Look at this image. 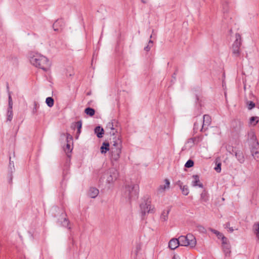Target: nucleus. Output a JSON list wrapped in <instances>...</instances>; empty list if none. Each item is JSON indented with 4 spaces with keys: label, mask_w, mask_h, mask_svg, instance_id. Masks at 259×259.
Returning a JSON list of instances; mask_svg holds the SVG:
<instances>
[{
    "label": "nucleus",
    "mask_w": 259,
    "mask_h": 259,
    "mask_svg": "<svg viewBox=\"0 0 259 259\" xmlns=\"http://www.w3.org/2000/svg\"><path fill=\"white\" fill-rule=\"evenodd\" d=\"M30 62L33 66L40 68L45 71H47L50 66L49 59L41 55L36 54L31 57Z\"/></svg>",
    "instance_id": "nucleus-1"
},
{
    "label": "nucleus",
    "mask_w": 259,
    "mask_h": 259,
    "mask_svg": "<svg viewBox=\"0 0 259 259\" xmlns=\"http://www.w3.org/2000/svg\"><path fill=\"white\" fill-rule=\"evenodd\" d=\"M179 246H190L194 248L196 244L195 236L192 234H188L186 236H180L178 238Z\"/></svg>",
    "instance_id": "nucleus-2"
},
{
    "label": "nucleus",
    "mask_w": 259,
    "mask_h": 259,
    "mask_svg": "<svg viewBox=\"0 0 259 259\" xmlns=\"http://www.w3.org/2000/svg\"><path fill=\"white\" fill-rule=\"evenodd\" d=\"M139 187L138 185H126L124 195L131 201L138 198Z\"/></svg>",
    "instance_id": "nucleus-3"
},
{
    "label": "nucleus",
    "mask_w": 259,
    "mask_h": 259,
    "mask_svg": "<svg viewBox=\"0 0 259 259\" xmlns=\"http://www.w3.org/2000/svg\"><path fill=\"white\" fill-rule=\"evenodd\" d=\"M140 207L143 220L145 219L146 213H153L155 212L154 207H151V201L148 198L144 199L143 202L140 204Z\"/></svg>",
    "instance_id": "nucleus-4"
},
{
    "label": "nucleus",
    "mask_w": 259,
    "mask_h": 259,
    "mask_svg": "<svg viewBox=\"0 0 259 259\" xmlns=\"http://www.w3.org/2000/svg\"><path fill=\"white\" fill-rule=\"evenodd\" d=\"M122 145L121 143L114 142L110 148L111 159L112 161H117L120 158L121 153Z\"/></svg>",
    "instance_id": "nucleus-5"
},
{
    "label": "nucleus",
    "mask_w": 259,
    "mask_h": 259,
    "mask_svg": "<svg viewBox=\"0 0 259 259\" xmlns=\"http://www.w3.org/2000/svg\"><path fill=\"white\" fill-rule=\"evenodd\" d=\"M118 176V172L114 168H110L105 171L102 176V179H106L108 184L112 183L116 180Z\"/></svg>",
    "instance_id": "nucleus-6"
},
{
    "label": "nucleus",
    "mask_w": 259,
    "mask_h": 259,
    "mask_svg": "<svg viewBox=\"0 0 259 259\" xmlns=\"http://www.w3.org/2000/svg\"><path fill=\"white\" fill-rule=\"evenodd\" d=\"M241 45V36L239 33H236L235 34V40L232 45V53L236 57H238L240 55V48Z\"/></svg>",
    "instance_id": "nucleus-7"
},
{
    "label": "nucleus",
    "mask_w": 259,
    "mask_h": 259,
    "mask_svg": "<svg viewBox=\"0 0 259 259\" xmlns=\"http://www.w3.org/2000/svg\"><path fill=\"white\" fill-rule=\"evenodd\" d=\"M243 126V122L239 119L233 120L231 123V129L232 132L238 134Z\"/></svg>",
    "instance_id": "nucleus-8"
},
{
    "label": "nucleus",
    "mask_w": 259,
    "mask_h": 259,
    "mask_svg": "<svg viewBox=\"0 0 259 259\" xmlns=\"http://www.w3.org/2000/svg\"><path fill=\"white\" fill-rule=\"evenodd\" d=\"M248 144L249 148L259 147V143L257 140L254 132H250L248 133Z\"/></svg>",
    "instance_id": "nucleus-9"
},
{
    "label": "nucleus",
    "mask_w": 259,
    "mask_h": 259,
    "mask_svg": "<svg viewBox=\"0 0 259 259\" xmlns=\"http://www.w3.org/2000/svg\"><path fill=\"white\" fill-rule=\"evenodd\" d=\"M13 100L11 97V95L9 94V98H8V107L7 109V121H11L13 117Z\"/></svg>",
    "instance_id": "nucleus-10"
},
{
    "label": "nucleus",
    "mask_w": 259,
    "mask_h": 259,
    "mask_svg": "<svg viewBox=\"0 0 259 259\" xmlns=\"http://www.w3.org/2000/svg\"><path fill=\"white\" fill-rule=\"evenodd\" d=\"M211 122V117L208 114L204 115L203 118V124L200 129V131L203 132L207 130L208 126L210 124Z\"/></svg>",
    "instance_id": "nucleus-11"
},
{
    "label": "nucleus",
    "mask_w": 259,
    "mask_h": 259,
    "mask_svg": "<svg viewBox=\"0 0 259 259\" xmlns=\"http://www.w3.org/2000/svg\"><path fill=\"white\" fill-rule=\"evenodd\" d=\"M15 170L14 163L13 161H11V157H10V162L9 166V170L8 174V183L10 184H12L13 180V172Z\"/></svg>",
    "instance_id": "nucleus-12"
},
{
    "label": "nucleus",
    "mask_w": 259,
    "mask_h": 259,
    "mask_svg": "<svg viewBox=\"0 0 259 259\" xmlns=\"http://www.w3.org/2000/svg\"><path fill=\"white\" fill-rule=\"evenodd\" d=\"M118 122L116 119H113L111 122L107 123L106 125L107 128L111 129L113 131L112 132H110V134L112 135H114L115 133H117V130L115 129L114 126L117 127Z\"/></svg>",
    "instance_id": "nucleus-13"
},
{
    "label": "nucleus",
    "mask_w": 259,
    "mask_h": 259,
    "mask_svg": "<svg viewBox=\"0 0 259 259\" xmlns=\"http://www.w3.org/2000/svg\"><path fill=\"white\" fill-rule=\"evenodd\" d=\"M176 185H178L182 191V194L187 196L189 193L188 187L187 185H183V183L181 181H178L176 182Z\"/></svg>",
    "instance_id": "nucleus-14"
},
{
    "label": "nucleus",
    "mask_w": 259,
    "mask_h": 259,
    "mask_svg": "<svg viewBox=\"0 0 259 259\" xmlns=\"http://www.w3.org/2000/svg\"><path fill=\"white\" fill-rule=\"evenodd\" d=\"M64 25L63 19L62 18L58 19L53 24V27L55 31H59V28L61 29Z\"/></svg>",
    "instance_id": "nucleus-15"
},
{
    "label": "nucleus",
    "mask_w": 259,
    "mask_h": 259,
    "mask_svg": "<svg viewBox=\"0 0 259 259\" xmlns=\"http://www.w3.org/2000/svg\"><path fill=\"white\" fill-rule=\"evenodd\" d=\"M192 178L194 179L192 182V185L193 187L198 186L201 188H203V185L200 182L199 176L198 175H194L192 176Z\"/></svg>",
    "instance_id": "nucleus-16"
},
{
    "label": "nucleus",
    "mask_w": 259,
    "mask_h": 259,
    "mask_svg": "<svg viewBox=\"0 0 259 259\" xmlns=\"http://www.w3.org/2000/svg\"><path fill=\"white\" fill-rule=\"evenodd\" d=\"M179 242L178 238H172L169 241L168 247L171 250H174L179 246Z\"/></svg>",
    "instance_id": "nucleus-17"
},
{
    "label": "nucleus",
    "mask_w": 259,
    "mask_h": 259,
    "mask_svg": "<svg viewBox=\"0 0 259 259\" xmlns=\"http://www.w3.org/2000/svg\"><path fill=\"white\" fill-rule=\"evenodd\" d=\"M94 132L98 138H101L104 134V130L102 127L98 125L95 128Z\"/></svg>",
    "instance_id": "nucleus-18"
},
{
    "label": "nucleus",
    "mask_w": 259,
    "mask_h": 259,
    "mask_svg": "<svg viewBox=\"0 0 259 259\" xmlns=\"http://www.w3.org/2000/svg\"><path fill=\"white\" fill-rule=\"evenodd\" d=\"M235 156L237 159L238 161L240 163H244L245 161L244 156L243 152L240 150H237L235 151Z\"/></svg>",
    "instance_id": "nucleus-19"
},
{
    "label": "nucleus",
    "mask_w": 259,
    "mask_h": 259,
    "mask_svg": "<svg viewBox=\"0 0 259 259\" xmlns=\"http://www.w3.org/2000/svg\"><path fill=\"white\" fill-rule=\"evenodd\" d=\"M109 150H110L109 143L108 142H104L100 147L101 153L105 154Z\"/></svg>",
    "instance_id": "nucleus-20"
},
{
    "label": "nucleus",
    "mask_w": 259,
    "mask_h": 259,
    "mask_svg": "<svg viewBox=\"0 0 259 259\" xmlns=\"http://www.w3.org/2000/svg\"><path fill=\"white\" fill-rule=\"evenodd\" d=\"M165 184L164 185H160L159 187L158 188V191L159 192H164L166 189H169V185L170 182L169 180L167 179H165L164 180Z\"/></svg>",
    "instance_id": "nucleus-21"
},
{
    "label": "nucleus",
    "mask_w": 259,
    "mask_h": 259,
    "mask_svg": "<svg viewBox=\"0 0 259 259\" xmlns=\"http://www.w3.org/2000/svg\"><path fill=\"white\" fill-rule=\"evenodd\" d=\"M99 190L96 188L92 187L88 192V196L92 198H96L99 194Z\"/></svg>",
    "instance_id": "nucleus-22"
},
{
    "label": "nucleus",
    "mask_w": 259,
    "mask_h": 259,
    "mask_svg": "<svg viewBox=\"0 0 259 259\" xmlns=\"http://www.w3.org/2000/svg\"><path fill=\"white\" fill-rule=\"evenodd\" d=\"M259 147L250 148V151L251 155L255 160L259 161V151L258 150Z\"/></svg>",
    "instance_id": "nucleus-23"
},
{
    "label": "nucleus",
    "mask_w": 259,
    "mask_h": 259,
    "mask_svg": "<svg viewBox=\"0 0 259 259\" xmlns=\"http://www.w3.org/2000/svg\"><path fill=\"white\" fill-rule=\"evenodd\" d=\"M223 251L226 256H230L231 251V245L230 243L222 245Z\"/></svg>",
    "instance_id": "nucleus-24"
},
{
    "label": "nucleus",
    "mask_w": 259,
    "mask_h": 259,
    "mask_svg": "<svg viewBox=\"0 0 259 259\" xmlns=\"http://www.w3.org/2000/svg\"><path fill=\"white\" fill-rule=\"evenodd\" d=\"M200 200L205 202L209 200V196L205 189H204L200 194Z\"/></svg>",
    "instance_id": "nucleus-25"
},
{
    "label": "nucleus",
    "mask_w": 259,
    "mask_h": 259,
    "mask_svg": "<svg viewBox=\"0 0 259 259\" xmlns=\"http://www.w3.org/2000/svg\"><path fill=\"white\" fill-rule=\"evenodd\" d=\"M170 210V209L168 208L167 210H164L162 211V212L160 215V219L162 221L164 222V221H167V220L168 219V215Z\"/></svg>",
    "instance_id": "nucleus-26"
},
{
    "label": "nucleus",
    "mask_w": 259,
    "mask_h": 259,
    "mask_svg": "<svg viewBox=\"0 0 259 259\" xmlns=\"http://www.w3.org/2000/svg\"><path fill=\"white\" fill-rule=\"evenodd\" d=\"M254 233L255 235L257 240L259 241V222H256L253 225Z\"/></svg>",
    "instance_id": "nucleus-27"
},
{
    "label": "nucleus",
    "mask_w": 259,
    "mask_h": 259,
    "mask_svg": "<svg viewBox=\"0 0 259 259\" xmlns=\"http://www.w3.org/2000/svg\"><path fill=\"white\" fill-rule=\"evenodd\" d=\"M84 113L90 116H93L95 114V110L91 107H87L84 110Z\"/></svg>",
    "instance_id": "nucleus-28"
},
{
    "label": "nucleus",
    "mask_w": 259,
    "mask_h": 259,
    "mask_svg": "<svg viewBox=\"0 0 259 259\" xmlns=\"http://www.w3.org/2000/svg\"><path fill=\"white\" fill-rule=\"evenodd\" d=\"M46 103L49 107H52L54 104V100L52 97H48L46 98Z\"/></svg>",
    "instance_id": "nucleus-29"
},
{
    "label": "nucleus",
    "mask_w": 259,
    "mask_h": 259,
    "mask_svg": "<svg viewBox=\"0 0 259 259\" xmlns=\"http://www.w3.org/2000/svg\"><path fill=\"white\" fill-rule=\"evenodd\" d=\"M258 117L257 116H252L249 119V123L253 125H255L258 123Z\"/></svg>",
    "instance_id": "nucleus-30"
},
{
    "label": "nucleus",
    "mask_w": 259,
    "mask_h": 259,
    "mask_svg": "<svg viewBox=\"0 0 259 259\" xmlns=\"http://www.w3.org/2000/svg\"><path fill=\"white\" fill-rule=\"evenodd\" d=\"M61 223L63 227L68 228L69 230L71 229V228L69 227L70 222L68 219L64 218L63 221L61 222Z\"/></svg>",
    "instance_id": "nucleus-31"
},
{
    "label": "nucleus",
    "mask_w": 259,
    "mask_h": 259,
    "mask_svg": "<svg viewBox=\"0 0 259 259\" xmlns=\"http://www.w3.org/2000/svg\"><path fill=\"white\" fill-rule=\"evenodd\" d=\"M39 104L36 101H34L33 107L32 109V114H36L37 112V110L39 108Z\"/></svg>",
    "instance_id": "nucleus-32"
},
{
    "label": "nucleus",
    "mask_w": 259,
    "mask_h": 259,
    "mask_svg": "<svg viewBox=\"0 0 259 259\" xmlns=\"http://www.w3.org/2000/svg\"><path fill=\"white\" fill-rule=\"evenodd\" d=\"M194 165V162L193 160L190 159L185 163V167L186 168H191Z\"/></svg>",
    "instance_id": "nucleus-33"
},
{
    "label": "nucleus",
    "mask_w": 259,
    "mask_h": 259,
    "mask_svg": "<svg viewBox=\"0 0 259 259\" xmlns=\"http://www.w3.org/2000/svg\"><path fill=\"white\" fill-rule=\"evenodd\" d=\"M153 42L152 40H150L148 45L144 48V50L147 52H149L151 48L153 47Z\"/></svg>",
    "instance_id": "nucleus-34"
},
{
    "label": "nucleus",
    "mask_w": 259,
    "mask_h": 259,
    "mask_svg": "<svg viewBox=\"0 0 259 259\" xmlns=\"http://www.w3.org/2000/svg\"><path fill=\"white\" fill-rule=\"evenodd\" d=\"M222 163L220 162L217 161L215 162V166L214 169L217 172H220L221 171Z\"/></svg>",
    "instance_id": "nucleus-35"
},
{
    "label": "nucleus",
    "mask_w": 259,
    "mask_h": 259,
    "mask_svg": "<svg viewBox=\"0 0 259 259\" xmlns=\"http://www.w3.org/2000/svg\"><path fill=\"white\" fill-rule=\"evenodd\" d=\"M227 150L231 154H233V153L235 154V151H237L236 148L233 147L231 146H229L227 148Z\"/></svg>",
    "instance_id": "nucleus-36"
},
{
    "label": "nucleus",
    "mask_w": 259,
    "mask_h": 259,
    "mask_svg": "<svg viewBox=\"0 0 259 259\" xmlns=\"http://www.w3.org/2000/svg\"><path fill=\"white\" fill-rule=\"evenodd\" d=\"M247 108L249 110H251L255 106V103L252 101H247Z\"/></svg>",
    "instance_id": "nucleus-37"
},
{
    "label": "nucleus",
    "mask_w": 259,
    "mask_h": 259,
    "mask_svg": "<svg viewBox=\"0 0 259 259\" xmlns=\"http://www.w3.org/2000/svg\"><path fill=\"white\" fill-rule=\"evenodd\" d=\"M141 247H142V246H141V244L137 243L136 244V250H135V253H136V255H137L138 253H139V252L141 250Z\"/></svg>",
    "instance_id": "nucleus-38"
},
{
    "label": "nucleus",
    "mask_w": 259,
    "mask_h": 259,
    "mask_svg": "<svg viewBox=\"0 0 259 259\" xmlns=\"http://www.w3.org/2000/svg\"><path fill=\"white\" fill-rule=\"evenodd\" d=\"M222 245L227 244L229 243V240L227 237H226L225 236L223 237L222 239Z\"/></svg>",
    "instance_id": "nucleus-39"
},
{
    "label": "nucleus",
    "mask_w": 259,
    "mask_h": 259,
    "mask_svg": "<svg viewBox=\"0 0 259 259\" xmlns=\"http://www.w3.org/2000/svg\"><path fill=\"white\" fill-rule=\"evenodd\" d=\"M65 151H66V150H67V152L68 153L69 152H71L72 150V148H71V146L70 145V144L69 143H67V144H66V148H65Z\"/></svg>",
    "instance_id": "nucleus-40"
},
{
    "label": "nucleus",
    "mask_w": 259,
    "mask_h": 259,
    "mask_svg": "<svg viewBox=\"0 0 259 259\" xmlns=\"http://www.w3.org/2000/svg\"><path fill=\"white\" fill-rule=\"evenodd\" d=\"M76 126L77 127V129H81L82 127V122L81 120L78 121L76 122H75Z\"/></svg>",
    "instance_id": "nucleus-41"
},
{
    "label": "nucleus",
    "mask_w": 259,
    "mask_h": 259,
    "mask_svg": "<svg viewBox=\"0 0 259 259\" xmlns=\"http://www.w3.org/2000/svg\"><path fill=\"white\" fill-rule=\"evenodd\" d=\"M73 140V137L72 136L70 135L69 134H67V136H66V141H67V143H69V142L70 141H72Z\"/></svg>",
    "instance_id": "nucleus-42"
},
{
    "label": "nucleus",
    "mask_w": 259,
    "mask_h": 259,
    "mask_svg": "<svg viewBox=\"0 0 259 259\" xmlns=\"http://www.w3.org/2000/svg\"><path fill=\"white\" fill-rule=\"evenodd\" d=\"M199 123H197V121L195 122L194 123V128H193L194 132H197V131L199 128Z\"/></svg>",
    "instance_id": "nucleus-43"
},
{
    "label": "nucleus",
    "mask_w": 259,
    "mask_h": 259,
    "mask_svg": "<svg viewBox=\"0 0 259 259\" xmlns=\"http://www.w3.org/2000/svg\"><path fill=\"white\" fill-rule=\"evenodd\" d=\"M208 230L211 232L212 233H213V234H215L216 236H217V235H218L220 232L218 231V230H216L214 229H212L211 228H208Z\"/></svg>",
    "instance_id": "nucleus-44"
},
{
    "label": "nucleus",
    "mask_w": 259,
    "mask_h": 259,
    "mask_svg": "<svg viewBox=\"0 0 259 259\" xmlns=\"http://www.w3.org/2000/svg\"><path fill=\"white\" fill-rule=\"evenodd\" d=\"M178 70H179V69L178 67H176V70H175V72L173 73V74L172 75V77L175 79L176 80V75L177 74V73L178 72Z\"/></svg>",
    "instance_id": "nucleus-45"
},
{
    "label": "nucleus",
    "mask_w": 259,
    "mask_h": 259,
    "mask_svg": "<svg viewBox=\"0 0 259 259\" xmlns=\"http://www.w3.org/2000/svg\"><path fill=\"white\" fill-rule=\"evenodd\" d=\"M217 236L218 239L222 240V239L224 236V235H223V234L222 233L220 232V233L218 235H217Z\"/></svg>",
    "instance_id": "nucleus-46"
},
{
    "label": "nucleus",
    "mask_w": 259,
    "mask_h": 259,
    "mask_svg": "<svg viewBox=\"0 0 259 259\" xmlns=\"http://www.w3.org/2000/svg\"><path fill=\"white\" fill-rule=\"evenodd\" d=\"M225 228H229L230 227V222H227L224 225Z\"/></svg>",
    "instance_id": "nucleus-47"
},
{
    "label": "nucleus",
    "mask_w": 259,
    "mask_h": 259,
    "mask_svg": "<svg viewBox=\"0 0 259 259\" xmlns=\"http://www.w3.org/2000/svg\"><path fill=\"white\" fill-rule=\"evenodd\" d=\"M198 227L199 228V231L201 232H203L204 230H205V228L202 226H199Z\"/></svg>",
    "instance_id": "nucleus-48"
},
{
    "label": "nucleus",
    "mask_w": 259,
    "mask_h": 259,
    "mask_svg": "<svg viewBox=\"0 0 259 259\" xmlns=\"http://www.w3.org/2000/svg\"><path fill=\"white\" fill-rule=\"evenodd\" d=\"M80 133H81V130H80V129L77 130V133H76L77 136L76 137V139L78 138V136L80 134Z\"/></svg>",
    "instance_id": "nucleus-49"
},
{
    "label": "nucleus",
    "mask_w": 259,
    "mask_h": 259,
    "mask_svg": "<svg viewBox=\"0 0 259 259\" xmlns=\"http://www.w3.org/2000/svg\"><path fill=\"white\" fill-rule=\"evenodd\" d=\"M228 229H229V231L231 233H232L234 231L233 227H230Z\"/></svg>",
    "instance_id": "nucleus-50"
},
{
    "label": "nucleus",
    "mask_w": 259,
    "mask_h": 259,
    "mask_svg": "<svg viewBox=\"0 0 259 259\" xmlns=\"http://www.w3.org/2000/svg\"><path fill=\"white\" fill-rule=\"evenodd\" d=\"M196 100L197 101H198V100H199V97H198V96L197 95H196Z\"/></svg>",
    "instance_id": "nucleus-51"
},
{
    "label": "nucleus",
    "mask_w": 259,
    "mask_h": 259,
    "mask_svg": "<svg viewBox=\"0 0 259 259\" xmlns=\"http://www.w3.org/2000/svg\"><path fill=\"white\" fill-rule=\"evenodd\" d=\"M141 1L144 4L146 3V0H141Z\"/></svg>",
    "instance_id": "nucleus-52"
},
{
    "label": "nucleus",
    "mask_w": 259,
    "mask_h": 259,
    "mask_svg": "<svg viewBox=\"0 0 259 259\" xmlns=\"http://www.w3.org/2000/svg\"><path fill=\"white\" fill-rule=\"evenodd\" d=\"M190 140H193L194 141V139L193 138H191V139H190Z\"/></svg>",
    "instance_id": "nucleus-53"
},
{
    "label": "nucleus",
    "mask_w": 259,
    "mask_h": 259,
    "mask_svg": "<svg viewBox=\"0 0 259 259\" xmlns=\"http://www.w3.org/2000/svg\"><path fill=\"white\" fill-rule=\"evenodd\" d=\"M72 244H74V240H72Z\"/></svg>",
    "instance_id": "nucleus-54"
},
{
    "label": "nucleus",
    "mask_w": 259,
    "mask_h": 259,
    "mask_svg": "<svg viewBox=\"0 0 259 259\" xmlns=\"http://www.w3.org/2000/svg\"><path fill=\"white\" fill-rule=\"evenodd\" d=\"M152 34H151V35H150V38H152Z\"/></svg>",
    "instance_id": "nucleus-55"
},
{
    "label": "nucleus",
    "mask_w": 259,
    "mask_h": 259,
    "mask_svg": "<svg viewBox=\"0 0 259 259\" xmlns=\"http://www.w3.org/2000/svg\"><path fill=\"white\" fill-rule=\"evenodd\" d=\"M67 154L68 157H70V156L68 154Z\"/></svg>",
    "instance_id": "nucleus-56"
},
{
    "label": "nucleus",
    "mask_w": 259,
    "mask_h": 259,
    "mask_svg": "<svg viewBox=\"0 0 259 259\" xmlns=\"http://www.w3.org/2000/svg\"><path fill=\"white\" fill-rule=\"evenodd\" d=\"M258 259H259V256H258Z\"/></svg>",
    "instance_id": "nucleus-57"
}]
</instances>
